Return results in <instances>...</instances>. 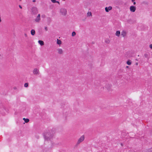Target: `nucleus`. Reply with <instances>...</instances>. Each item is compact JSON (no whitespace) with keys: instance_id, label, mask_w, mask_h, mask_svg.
Here are the masks:
<instances>
[{"instance_id":"f257e3e1","label":"nucleus","mask_w":152,"mask_h":152,"mask_svg":"<svg viewBox=\"0 0 152 152\" xmlns=\"http://www.w3.org/2000/svg\"><path fill=\"white\" fill-rule=\"evenodd\" d=\"M45 139L46 140L48 141L53 137V135L50 132L46 133L44 135Z\"/></svg>"},{"instance_id":"f03ea898","label":"nucleus","mask_w":152,"mask_h":152,"mask_svg":"<svg viewBox=\"0 0 152 152\" xmlns=\"http://www.w3.org/2000/svg\"><path fill=\"white\" fill-rule=\"evenodd\" d=\"M60 12L62 15H65L67 13L66 10L64 8H61L60 10Z\"/></svg>"},{"instance_id":"7ed1b4c3","label":"nucleus","mask_w":152,"mask_h":152,"mask_svg":"<svg viewBox=\"0 0 152 152\" xmlns=\"http://www.w3.org/2000/svg\"><path fill=\"white\" fill-rule=\"evenodd\" d=\"M33 73L34 75H38L39 74V70L37 68L34 69L33 71Z\"/></svg>"},{"instance_id":"20e7f679","label":"nucleus","mask_w":152,"mask_h":152,"mask_svg":"<svg viewBox=\"0 0 152 152\" xmlns=\"http://www.w3.org/2000/svg\"><path fill=\"white\" fill-rule=\"evenodd\" d=\"M84 136H82L79 139L77 142V144H79L80 143L82 142L84 140Z\"/></svg>"},{"instance_id":"39448f33","label":"nucleus","mask_w":152,"mask_h":152,"mask_svg":"<svg viewBox=\"0 0 152 152\" xmlns=\"http://www.w3.org/2000/svg\"><path fill=\"white\" fill-rule=\"evenodd\" d=\"M40 20V15L39 14L35 19V21L36 22H39Z\"/></svg>"},{"instance_id":"423d86ee","label":"nucleus","mask_w":152,"mask_h":152,"mask_svg":"<svg viewBox=\"0 0 152 152\" xmlns=\"http://www.w3.org/2000/svg\"><path fill=\"white\" fill-rule=\"evenodd\" d=\"M136 7L135 6H131L130 7V11L132 12H134L135 11Z\"/></svg>"},{"instance_id":"0eeeda50","label":"nucleus","mask_w":152,"mask_h":152,"mask_svg":"<svg viewBox=\"0 0 152 152\" xmlns=\"http://www.w3.org/2000/svg\"><path fill=\"white\" fill-rule=\"evenodd\" d=\"M57 50L58 51V54H63V51L62 49L59 48L57 49Z\"/></svg>"},{"instance_id":"6e6552de","label":"nucleus","mask_w":152,"mask_h":152,"mask_svg":"<svg viewBox=\"0 0 152 152\" xmlns=\"http://www.w3.org/2000/svg\"><path fill=\"white\" fill-rule=\"evenodd\" d=\"M112 9V7L111 6H109L108 7H106L105 8V11L108 12L109 11L111 10Z\"/></svg>"},{"instance_id":"1a4fd4ad","label":"nucleus","mask_w":152,"mask_h":152,"mask_svg":"<svg viewBox=\"0 0 152 152\" xmlns=\"http://www.w3.org/2000/svg\"><path fill=\"white\" fill-rule=\"evenodd\" d=\"M126 32L125 31H123L121 32V35L124 37L126 35Z\"/></svg>"},{"instance_id":"9d476101","label":"nucleus","mask_w":152,"mask_h":152,"mask_svg":"<svg viewBox=\"0 0 152 152\" xmlns=\"http://www.w3.org/2000/svg\"><path fill=\"white\" fill-rule=\"evenodd\" d=\"M111 87V85L109 84H107L106 85V88H107V89L108 90H110Z\"/></svg>"},{"instance_id":"9b49d317","label":"nucleus","mask_w":152,"mask_h":152,"mask_svg":"<svg viewBox=\"0 0 152 152\" xmlns=\"http://www.w3.org/2000/svg\"><path fill=\"white\" fill-rule=\"evenodd\" d=\"M38 42L41 46H42L44 45V42L42 40H39Z\"/></svg>"},{"instance_id":"f8f14e48","label":"nucleus","mask_w":152,"mask_h":152,"mask_svg":"<svg viewBox=\"0 0 152 152\" xmlns=\"http://www.w3.org/2000/svg\"><path fill=\"white\" fill-rule=\"evenodd\" d=\"M31 33L32 36H34L35 34V31L34 29H32L31 31Z\"/></svg>"},{"instance_id":"ddd939ff","label":"nucleus","mask_w":152,"mask_h":152,"mask_svg":"<svg viewBox=\"0 0 152 152\" xmlns=\"http://www.w3.org/2000/svg\"><path fill=\"white\" fill-rule=\"evenodd\" d=\"M120 31H117L116 32L115 34L117 36L119 37L120 36Z\"/></svg>"},{"instance_id":"4468645a","label":"nucleus","mask_w":152,"mask_h":152,"mask_svg":"<svg viewBox=\"0 0 152 152\" xmlns=\"http://www.w3.org/2000/svg\"><path fill=\"white\" fill-rule=\"evenodd\" d=\"M23 119L24 120L25 122L26 123L28 122L29 121V119L28 118H24Z\"/></svg>"},{"instance_id":"2eb2a0df","label":"nucleus","mask_w":152,"mask_h":152,"mask_svg":"<svg viewBox=\"0 0 152 152\" xmlns=\"http://www.w3.org/2000/svg\"><path fill=\"white\" fill-rule=\"evenodd\" d=\"M127 64L128 65H130L131 64V61L130 60L126 62Z\"/></svg>"},{"instance_id":"dca6fc26","label":"nucleus","mask_w":152,"mask_h":152,"mask_svg":"<svg viewBox=\"0 0 152 152\" xmlns=\"http://www.w3.org/2000/svg\"><path fill=\"white\" fill-rule=\"evenodd\" d=\"M57 43L58 45H60L61 43V41L60 40L57 39Z\"/></svg>"},{"instance_id":"f3484780","label":"nucleus","mask_w":152,"mask_h":152,"mask_svg":"<svg viewBox=\"0 0 152 152\" xmlns=\"http://www.w3.org/2000/svg\"><path fill=\"white\" fill-rule=\"evenodd\" d=\"M32 10L33 12L34 11V12L35 13H36L37 11V10L36 8H33L32 9Z\"/></svg>"},{"instance_id":"a211bd4d","label":"nucleus","mask_w":152,"mask_h":152,"mask_svg":"<svg viewBox=\"0 0 152 152\" xmlns=\"http://www.w3.org/2000/svg\"><path fill=\"white\" fill-rule=\"evenodd\" d=\"M105 42L107 44H109L110 42V41L109 39H106L105 41Z\"/></svg>"},{"instance_id":"6ab92c4d","label":"nucleus","mask_w":152,"mask_h":152,"mask_svg":"<svg viewBox=\"0 0 152 152\" xmlns=\"http://www.w3.org/2000/svg\"><path fill=\"white\" fill-rule=\"evenodd\" d=\"M47 20L49 23H50L51 22V19L50 17H48L47 18Z\"/></svg>"},{"instance_id":"aec40b11","label":"nucleus","mask_w":152,"mask_h":152,"mask_svg":"<svg viewBox=\"0 0 152 152\" xmlns=\"http://www.w3.org/2000/svg\"><path fill=\"white\" fill-rule=\"evenodd\" d=\"M87 15L88 16H89L92 15V14L91 12H88L87 13Z\"/></svg>"},{"instance_id":"412c9836","label":"nucleus","mask_w":152,"mask_h":152,"mask_svg":"<svg viewBox=\"0 0 152 152\" xmlns=\"http://www.w3.org/2000/svg\"><path fill=\"white\" fill-rule=\"evenodd\" d=\"M76 34L75 32V31H73L72 33V37H74V36H75L76 35Z\"/></svg>"},{"instance_id":"4be33fe9","label":"nucleus","mask_w":152,"mask_h":152,"mask_svg":"<svg viewBox=\"0 0 152 152\" xmlns=\"http://www.w3.org/2000/svg\"><path fill=\"white\" fill-rule=\"evenodd\" d=\"M28 83H25L24 84V86L25 87H28Z\"/></svg>"},{"instance_id":"5701e85b","label":"nucleus","mask_w":152,"mask_h":152,"mask_svg":"<svg viewBox=\"0 0 152 152\" xmlns=\"http://www.w3.org/2000/svg\"><path fill=\"white\" fill-rule=\"evenodd\" d=\"M144 56L145 58H148V55L147 54H145L144 55Z\"/></svg>"},{"instance_id":"b1692460","label":"nucleus","mask_w":152,"mask_h":152,"mask_svg":"<svg viewBox=\"0 0 152 152\" xmlns=\"http://www.w3.org/2000/svg\"><path fill=\"white\" fill-rule=\"evenodd\" d=\"M147 152H152V148L148 150Z\"/></svg>"},{"instance_id":"393cba45","label":"nucleus","mask_w":152,"mask_h":152,"mask_svg":"<svg viewBox=\"0 0 152 152\" xmlns=\"http://www.w3.org/2000/svg\"><path fill=\"white\" fill-rule=\"evenodd\" d=\"M52 2L53 3H55L56 2V0H51Z\"/></svg>"},{"instance_id":"a878e982","label":"nucleus","mask_w":152,"mask_h":152,"mask_svg":"<svg viewBox=\"0 0 152 152\" xmlns=\"http://www.w3.org/2000/svg\"><path fill=\"white\" fill-rule=\"evenodd\" d=\"M45 29L46 31H47L48 30V28L47 27H45Z\"/></svg>"},{"instance_id":"bb28decb","label":"nucleus","mask_w":152,"mask_h":152,"mask_svg":"<svg viewBox=\"0 0 152 152\" xmlns=\"http://www.w3.org/2000/svg\"><path fill=\"white\" fill-rule=\"evenodd\" d=\"M150 48H151V49H152V44H151L150 45Z\"/></svg>"},{"instance_id":"cd10ccee","label":"nucleus","mask_w":152,"mask_h":152,"mask_svg":"<svg viewBox=\"0 0 152 152\" xmlns=\"http://www.w3.org/2000/svg\"><path fill=\"white\" fill-rule=\"evenodd\" d=\"M24 35H25V37H27V34H25Z\"/></svg>"},{"instance_id":"c85d7f7f","label":"nucleus","mask_w":152,"mask_h":152,"mask_svg":"<svg viewBox=\"0 0 152 152\" xmlns=\"http://www.w3.org/2000/svg\"><path fill=\"white\" fill-rule=\"evenodd\" d=\"M138 62H136V63H135V65L137 66L138 65Z\"/></svg>"},{"instance_id":"c756f323","label":"nucleus","mask_w":152,"mask_h":152,"mask_svg":"<svg viewBox=\"0 0 152 152\" xmlns=\"http://www.w3.org/2000/svg\"><path fill=\"white\" fill-rule=\"evenodd\" d=\"M133 2V4L134 5H135L136 4V2L134 1V2Z\"/></svg>"},{"instance_id":"7c9ffc66","label":"nucleus","mask_w":152,"mask_h":152,"mask_svg":"<svg viewBox=\"0 0 152 152\" xmlns=\"http://www.w3.org/2000/svg\"><path fill=\"white\" fill-rule=\"evenodd\" d=\"M19 7H20V8H22V7H21V6H20V5H19Z\"/></svg>"},{"instance_id":"2f4dec72","label":"nucleus","mask_w":152,"mask_h":152,"mask_svg":"<svg viewBox=\"0 0 152 152\" xmlns=\"http://www.w3.org/2000/svg\"><path fill=\"white\" fill-rule=\"evenodd\" d=\"M56 3H58L59 4V1H56Z\"/></svg>"},{"instance_id":"473e14b6","label":"nucleus","mask_w":152,"mask_h":152,"mask_svg":"<svg viewBox=\"0 0 152 152\" xmlns=\"http://www.w3.org/2000/svg\"><path fill=\"white\" fill-rule=\"evenodd\" d=\"M36 1V0H33V2H35Z\"/></svg>"},{"instance_id":"72a5a7b5","label":"nucleus","mask_w":152,"mask_h":152,"mask_svg":"<svg viewBox=\"0 0 152 152\" xmlns=\"http://www.w3.org/2000/svg\"><path fill=\"white\" fill-rule=\"evenodd\" d=\"M135 0H132V2H134Z\"/></svg>"},{"instance_id":"f704fd0d","label":"nucleus","mask_w":152,"mask_h":152,"mask_svg":"<svg viewBox=\"0 0 152 152\" xmlns=\"http://www.w3.org/2000/svg\"><path fill=\"white\" fill-rule=\"evenodd\" d=\"M4 110H6V109H5V107H4Z\"/></svg>"},{"instance_id":"c9c22d12","label":"nucleus","mask_w":152,"mask_h":152,"mask_svg":"<svg viewBox=\"0 0 152 152\" xmlns=\"http://www.w3.org/2000/svg\"><path fill=\"white\" fill-rule=\"evenodd\" d=\"M136 61H138V60L137 59H136Z\"/></svg>"},{"instance_id":"e433bc0d","label":"nucleus","mask_w":152,"mask_h":152,"mask_svg":"<svg viewBox=\"0 0 152 152\" xmlns=\"http://www.w3.org/2000/svg\"><path fill=\"white\" fill-rule=\"evenodd\" d=\"M129 67V66H126V68H128Z\"/></svg>"},{"instance_id":"4c0bfd02","label":"nucleus","mask_w":152,"mask_h":152,"mask_svg":"<svg viewBox=\"0 0 152 152\" xmlns=\"http://www.w3.org/2000/svg\"><path fill=\"white\" fill-rule=\"evenodd\" d=\"M145 4H148V3L147 2H146Z\"/></svg>"},{"instance_id":"58836bf2","label":"nucleus","mask_w":152,"mask_h":152,"mask_svg":"<svg viewBox=\"0 0 152 152\" xmlns=\"http://www.w3.org/2000/svg\"><path fill=\"white\" fill-rule=\"evenodd\" d=\"M121 145H122V143L121 144Z\"/></svg>"},{"instance_id":"ea45409f","label":"nucleus","mask_w":152,"mask_h":152,"mask_svg":"<svg viewBox=\"0 0 152 152\" xmlns=\"http://www.w3.org/2000/svg\"><path fill=\"white\" fill-rule=\"evenodd\" d=\"M20 1H21V0H20Z\"/></svg>"}]
</instances>
